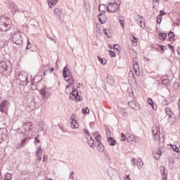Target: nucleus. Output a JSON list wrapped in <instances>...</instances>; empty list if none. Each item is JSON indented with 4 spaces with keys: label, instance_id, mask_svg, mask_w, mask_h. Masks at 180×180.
I'll return each instance as SVG.
<instances>
[{
    "label": "nucleus",
    "instance_id": "nucleus-16",
    "mask_svg": "<svg viewBox=\"0 0 180 180\" xmlns=\"http://www.w3.org/2000/svg\"><path fill=\"white\" fill-rule=\"evenodd\" d=\"M70 119L72 121H70V124L72 129H78V124L77 123V120H75V117L74 115H71Z\"/></svg>",
    "mask_w": 180,
    "mask_h": 180
},
{
    "label": "nucleus",
    "instance_id": "nucleus-1",
    "mask_svg": "<svg viewBox=\"0 0 180 180\" xmlns=\"http://www.w3.org/2000/svg\"><path fill=\"white\" fill-rule=\"evenodd\" d=\"M14 79L18 85H27V84L31 82V85H36L37 88L40 87V84L43 80L41 76H35L33 79H32V76H30L29 77V75L26 72L16 73Z\"/></svg>",
    "mask_w": 180,
    "mask_h": 180
},
{
    "label": "nucleus",
    "instance_id": "nucleus-34",
    "mask_svg": "<svg viewBox=\"0 0 180 180\" xmlns=\"http://www.w3.org/2000/svg\"><path fill=\"white\" fill-rule=\"evenodd\" d=\"M27 140H29L28 137L22 139L19 145V147H23L25 146V143H26V141H27Z\"/></svg>",
    "mask_w": 180,
    "mask_h": 180
},
{
    "label": "nucleus",
    "instance_id": "nucleus-15",
    "mask_svg": "<svg viewBox=\"0 0 180 180\" xmlns=\"http://www.w3.org/2000/svg\"><path fill=\"white\" fill-rule=\"evenodd\" d=\"M165 110V113L168 115L169 119H175V114H174L170 108L166 107Z\"/></svg>",
    "mask_w": 180,
    "mask_h": 180
},
{
    "label": "nucleus",
    "instance_id": "nucleus-17",
    "mask_svg": "<svg viewBox=\"0 0 180 180\" xmlns=\"http://www.w3.org/2000/svg\"><path fill=\"white\" fill-rule=\"evenodd\" d=\"M41 95H42L43 96V99H48L49 98V93H47V91H46V86H44V89H41L39 91Z\"/></svg>",
    "mask_w": 180,
    "mask_h": 180
},
{
    "label": "nucleus",
    "instance_id": "nucleus-48",
    "mask_svg": "<svg viewBox=\"0 0 180 180\" xmlns=\"http://www.w3.org/2000/svg\"><path fill=\"white\" fill-rule=\"evenodd\" d=\"M96 141L99 144L101 143V134H98L97 136H96Z\"/></svg>",
    "mask_w": 180,
    "mask_h": 180
},
{
    "label": "nucleus",
    "instance_id": "nucleus-47",
    "mask_svg": "<svg viewBox=\"0 0 180 180\" xmlns=\"http://www.w3.org/2000/svg\"><path fill=\"white\" fill-rule=\"evenodd\" d=\"M148 103L150 106L154 105V102L153 101V99L151 98H148Z\"/></svg>",
    "mask_w": 180,
    "mask_h": 180
},
{
    "label": "nucleus",
    "instance_id": "nucleus-14",
    "mask_svg": "<svg viewBox=\"0 0 180 180\" xmlns=\"http://www.w3.org/2000/svg\"><path fill=\"white\" fill-rule=\"evenodd\" d=\"M106 81L108 84L110 85V86H115V84H116V82H115V77L110 75L107 76Z\"/></svg>",
    "mask_w": 180,
    "mask_h": 180
},
{
    "label": "nucleus",
    "instance_id": "nucleus-54",
    "mask_svg": "<svg viewBox=\"0 0 180 180\" xmlns=\"http://www.w3.org/2000/svg\"><path fill=\"white\" fill-rule=\"evenodd\" d=\"M129 78H134V74L133 73V71H129Z\"/></svg>",
    "mask_w": 180,
    "mask_h": 180
},
{
    "label": "nucleus",
    "instance_id": "nucleus-42",
    "mask_svg": "<svg viewBox=\"0 0 180 180\" xmlns=\"http://www.w3.org/2000/svg\"><path fill=\"white\" fill-rule=\"evenodd\" d=\"M4 158H5V153L2 151L0 152V162L4 161Z\"/></svg>",
    "mask_w": 180,
    "mask_h": 180
},
{
    "label": "nucleus",
    "instance_id": "nucleus-27",
    "mask_svg": "<svg viewBox=\"0 0 180 180\" xmlns=\"http://www.w3.org/2000/svg\"><path fill=\"white\" fill-rule=\"evenodd\" d=\"M134 139H135V136L134 135H131V134H127V141L130 143L131 141H134Z\"/></svg>",
    "mask_w": 180,
    "mask_h": 180
},
{
    "label": "nucleus",
    "instance_id": "nucleus-8",
    "mask_svg": "<svg viewBox=\"0 0 180 180\" xmlns=\"http://www.w3.org/2000/svg\"><path fill=\"white\" fill-rule=\"evenodd\" d=\"M106 9L108 12H111L112 13H115V12H117L119 11V6H117L115 3H109Z\"/></svg>",
    "mask_w": 180,
    "mask_h": 180
},
{
    "label": "nucleus",
    "instance_id": "nucleus-49",
    "mask_svg": "<svg viewBox=\"0 0 180 180\" xmlns=\"http://www.w3.org/2000/svg\"><path fill=\"white\" fill-rule=\"evenodd\" d=\"M120 23L122 27V29H124V19H120Z\"/></svg>",
    "mask_w": 180,
    "mask_h": 180
},
{
    "label": "nucleus",
    "instance_id": "nucleus-62",
    "mask_svg": "<svg viewBox=\"0 0 180 180\" xmlns=\"http://www.w3.org/2000/svg\"><path fill=\"white\" fill-rule=\"evenodd\" d=\"M119 45H117V44H115V45H114V49H115V50H117V51H119Z\"/></svg>",
    "mask_w": 180,
    "mask_h": 180
},
{
    "label": "nucleus",
    "instance_id": "nucleus-31",
    "mask_svg": "<svg viewBox=\"0 0 180 180\" xmlns=\"http://www.w3.org/2000/svg\"><path fill=\"white\" fill-rule=\"evenodd\" d=\"M40 154H41H41H43V150H41V147L38 146V147L37 148V151H36L35 155H36V156L40 155Z\"/></svg>",
    "mask_w": 180,
    "mask_h": 180
},
{
    "label": "nucleus",
    "instance_id": "nucleus-24",
    "mask_svg": "<svg viewBox=\"0 0 180 180\" xmlns=\"http://www.w3.org/2000/svg\"><path fill=\"white\" fill-rule=\"evenodd\" d=\"M174 165H175V160L174 158H169V168L172 169Z\"/></svg>",
    "mask_w": 180,
    "mask_h": 180
},
{
    "label": "nucleus",
    "instance_id": "nucleus-21",
    "mask_svg": "<svg viewBox=\"0 0 180 180\" xmlns=\"http://www.w3.org/2000/svg\"><path fill=\"white\" fill-rule=\"evenodd\" d=\"M48 1V5L51 9H53V6H55V5H57V2H58V0H47Z\"/></svg>",
    "mask_w": 180,
    "mask_h": 180
},
{
    "label": "nucleus",
    "instance_id": "nucleus-46",
    "mask_svg": "<svg viewBox=\"0 0 180 180\" xmlns=\"http://www.w3.org/2000/svg\"><path fill=\"white\" fill-rule=\"evenodd\" d=\"M173 88L176 90L178 89V88H179V83L174 82L173 84Z\"/></svg>",
    "mask_w": 180,
    "mask_h": 180
},
{
    "label": "nucleus",
    "instance_id": "nucleus-10",
    "mask_svg": "<svg viewBox=\"0 0 180 180\" xmlns=\"http://www.w3.org/2000/svg\"><path fill=\"white\" fill-rule=\"evenodd\" d=\"M164 148H159L158 150L153 153V155L155 160L158 161L160 158H161V156L162 155V153H164Z\"/></svg>",
    "mask_w": 180,
    "mask_h": 180
},
{
    "label": "nucleus",
    "instance_id": "nucleus-22",
    "mask_svg": "<svg viewBox=\"0 0 180 180\" xmlns=\"http://www.w3.org/2000/svg\"><path fill=\"white\" fill-rule=\"evenodd\" d=\"M54 13L57 16L58 19H61V15L63 13V11H61V10H60L59 8H55Z\"/></svg>",
    "mask_w": 180,
    "mask_h": 180
},
{
    "label": "nucleus",
    "instance_id": "nucleus-40",
    "mask_svg": "<svg viewBox=\"0 0 180 180\" xmlns=\"http://www.w3.org/2000/svg\"><path fill=\"white\" fill-rule=\"evenodd\" d=\"M161 169H163V171L161 172V174H162V180H167V178H166L167 176L165 175V172L164 171L165 167H161Z\"/></svg>",
    "mask_w": 180,
    "mask_h": 180
},
{
    "label": "nucleus",
    "instance_id": "nucleus-2",
    "mask_svg": "<svg viewBox=\"0 0 180 180\" xmlns=\"http://www.w3.org/2000/svg\"><path fill=\"white\" fill-rule=\"evenodd\" d=\"M12 27V20L11 18L5 16H0V31L1 32H8L11 30Z\"/></svg>",
    "mask_w": 180,
    "mask_h": 180
},
{
    "label": "nucleus",
    "instance_id": "nucleus-35",
    "mask_svg": "<svg viewBox=\"0 0 180 180\" xmlns=\"http://www.w3.org/2000/svg\"><path fill=\"white\" fill-rule=\"evenodd\" d=\"M38 133L39 132H41V131H43V130H44V124H39V125H38Z\"/></svg>",
    "mask_w": 180,
    "mask_h": 180
},
{
    "label": "nucleus",
    "instance_id": "nucleus-50",
    "mask_svg": "<svg viewBox=\"0 0 180 180\" xmlns=\"http://www.w3.org/2000/svg\"><path fill=\"white\" fill-rule=\"evenodd\" d=\"M103 31L104 34H105L108 39H110L111 36H110V34H108V33L106 32V28H104V29L103 30Z\"/></svg>",
    "mask_w": 180,
    "mask_h": 180
},
{
    "label": "nucleus",
    "instance_id": "nucleus-4",
    "mask_svg": "<svg viewBox=\"0 0 180 180\" xmlns=\"http://www.w3.org/2000/svg\"><path fill=\"white\" fill-rule=\"evenodd\" d=\"M152 133L153 134V140H159L160 143H164V135L160 136V127L155 125L152 128Z\"/></svg>",
    "mask_w": 180,
    "mask_h": 180
},
{
    "label": "nucleus",
    "instance_id": "nucleus-32",
    "mask_svg": "<svg viewBox=\"0 0 180 180\" xmlns=\"http://www.w3.org/2000/svg\"><path fill=\"white\" fill-rule=\"evenodd\" d=\"M136 165L137 167H140V168H143L144 163L143 162V160L141 159H138Z\"/></svg>",
    "mask_w": 180,
    "mask_h": 180
},
{
    "label": "nucleus",
    "instance_id": "nucleus-28",
    "mask_svg": "<svg viewBox=\"0 0 180 180\" xmlns=\"http://www.w3.org/2000/svg\"><path fill=\"white\" fill-rule=\"evenodd\" d=\"M133 63H134V71H135L136 74H137V70H140V68L139 67V60L134 62Z\"/></svg>",
    "mask_w": 180,
    "mask_h": 180
},
{
    "label": "nucleus",
    "instance_id": "nucleus-18",
    "mask_svg": "<svg viewBox=\"0 0 180 180\" xmlns=\"http://www.w3.org/2000/svg\"><path fill=\"white\" fill-rule=\"evenodd\" d=\"M63 78H68L70 77V70H68V68L66 66L64 67L63 71Z\"/></svg>",
    "mask_w": 180,
    "mask_h": 180
},
{
    "label": "nucleus",
    "instance_id": "nucleus-20",
    "mask_svg": "<svg viewBox=\"0 0 180 180\" xmlns=\"http://www.w3.org/2000/svg\"><path fill=\"white\" fill-rule=\"evenodd\" d=\"M86 140L89 146L94 148V147H95V144H94V139H92V136H91V135H89V137H86Z\"/></svg>",
    "mask_w": 180,
    "mask_h": 180
},
{
    "label": "nucleus",
    "instance_id": "nucleus-30",
    "mask_svg": "<svg viewBox=\"0 0 180 180\" xmlns=\"http://www.w3.org/2000/svg\"><path fill=\"white\" fill-rule=\"evenodd\" d=\"M174 37H175V34H174V32L170 31L168 33V39H169V41H171L172 40V39H174Z\"/></svg>",
    "mask_w": 180,
    "mask_h": 180
},
{
    "label": "nucleus",
    "instance_id": "nucleus-51",
    "mask_svg": "<svg viewBox=\"0 0 180 180\" xmlns=\"http://www.w3.org/2000/svg\"><path fill=\"white\" fill-rule=\"evenodd\" d=\"M83 98L82 96H80L79 94L78 93V96L76 98L75 101H77V102H81V101H82Z\"/></svg>",
    "mask_w": 180,
    "mask_h": 180
},
{
    "label": "nucleus",
    "instance_id": "nucleus-59",
    "mask_svg": "<svg viewBox=\"0 0 180 180\" xmlns=\"http://www.w3.org/2000/svg\"><path fill=\"white\" fill-rule=\"evenodd\" d=\"M160 47L161 51H164L165 49H167V46L164 45H160Z\"/></svg>",
    "mask_w": 180,
    "mask_h": 180
},
{
    "label": "nucleus",
    "instance_id": "nucleus-37",
    "mask_svg": "<svg viewBox=\"0 0 180 180\" xmlns=\"http://www.w3.org/2000/svg\"><path fill=\"white\" fill-rule=\"evenodd\" d=\"M131 40H132V43H139V39L137 37H136V36L131 34Z\"/></svg>",
    "mask_w": 180,
    "mask_h": 180
},
{
    "label": "nucleus",
    "instance_id": "nucleus-33",
    "mask_svg": "<svg viewBox=\"0 0 180 180\" xmlns=\"http://www.w3.org/2000/svg\"><path fill=\"white\" fill-rule=\"evenodd\" d=\"M98 60L100 61L101 64H103V65H105L106 64V59L101 58V56H97Z\"/></svg>",
    "mask_w": 180,
    "mask_h": 180
},
{
    "label": "nucleus",
    "instance_id": "nucleus-43",
    "mask_svg": "<svg viewBox=\"0 0 180 180\" xmlns=\"http://www.w3.org/2000/svg\"><path fill=\"white\" fill-rule=\"evenodd\" d=\"M82 112L83 113V115H86V113H89V108H83L82 110Z\"/></svg>",
    "mask_w": 180,
    "mask_h": 180
},
{
    "label": "nucleus",
    "instance_id": "nucleus-13",
    "mask_svg": "<svg viewBox=\"0 0 180 180\" xmlns=\"http://www.w3.org/2000/svg\"><path fill=\"white\" fill-rule=\"evenodd\" d=\"M99 12L101 13L98 15V18H99V20H100V23H101V25H103L104 23H106V15H103V13L102 12H101L102 10L101 9V6H99Z\"/></svg>",
    "mask_w": 180,
    "mask_h": 180
},
{
    "label": "nucleus",
    "instance_id": "nucleus-57",
    "mask_svg": "<svg viewBox=\"0 0 180 180\" xmlns=\"http://www.w3.org/2000/svg\"><path fill=\"white\" fill-rule=\"evenodd\" d=\"M49 160L48 156H46V155H44L43 158V162H47V160Z\"/></svg>",
    "mask_w": 180,
    "mask_h": 180
},
{
    "label": "nucleus",
    "instance_id": "nucleus-36",
    "mask_svg": "<svg viewBox=\"0 0 180 180\" xmlns=\"http://www.w3.org/2000/svg\"><path fill=\"white\" fill-rule=\"evenodd\" d=\"M4 180H12V174L6 173Z\"/></svg>",
    "mask_w": 180,
    "mask_h": 180
},
{
    "label": "nucleus",
    "instance_id": "nucleus-61",
    "mask_svg": "<svg viewBox=\"0 0 180 180\" xmlns=\"http://www.w3.org/2000/svg\"><path fill=\"white\" fill-rule=\"evenodd\" d=\"M131 165L134 167V165H136V159L134 158V159L131 161Z\"/></svg>",
    "mask_w": 180,
    "mask_h": 180
},
{
    "label": "nucleus",
    "instance_id": "nucleus-11",
    "mask_svg": "<svg viewBox=\"0 0 180 180\" xmlns=\"http://www.w3.org/2000/svg\"><path fill=\"white\" fill-rule=\"evenodd\" d=\"M7 6L10 11H13L14 12H21L18 9V6L12 1L8 2V5Z\"/></svg>",
    "mask_w": 180,
    "mask_h": 180
},
{
    "label": "nucleus",
    "instance_id": "nucleus-38",
    "mask_svg": "<svg viewBox=\"0 0 180 180\" xmlns=\"http://www.w3.org/2000/svg\"><path fill=\"white\" fill-rule=\"evenodd\" d=\"M161 22H162V16L158 15L157 17V23H158V25H161Z\"/></svg>",
    "mask_w": 180,
    "mask_h": 180
},
{
    "label": "nucleus",
    "instance_id": "nucleus-58",
    "mask_svg": "<svg viewBox=\"0 0 180 180\" xmlns=\"http://www.w3.org/2000/svg\"><path fill=\"white\" fill-rule=\"evenodd\" d=\"M37 162H40V161H41V155H37Z\"/></svg>",
    "mask_w": 180,
    "mask_h": 180
},
{
    "label": "nucleus",
    "instance_id": "nucleus-7",
    "mask_svg": "<svg viewBox=\"0 0 180 180\" xmlns=\"http://www.w3.org/2000/svg\"><path fill=\"white\" fill-rule=\"evenodd\" d=\"M22 128L25 130V132H21V134L23 136H29L30 131H32V122H25L22 125Z\"/></svg>",
    "mask_w": 180,
    "mask_h": 180
},
{
    "label": "nucleus",
    "instance_id": "nucleus-60",
    "mask_svg": "<svg viewBox=\"0 0 180 180\" xmlns=\"http://www.w3.org/2000/svg\"><path fill=\"white\" fill-rule=\"evenodd\" d=\"M162 105H163V106H167V105H168V101H162Z\"/></svg>",
    "mask_w": 180,
    "mask_h": 180
},
{
    "label": "nucleus",
    "instance_id": "nucleus-52",
    "mask_svg": "<svg viewBox=\"0 0 180 180\" xmlns=\"http://www.w3.org/2000/svg\"><path fill=\"white\" fill-rule=\"evenodd\" d=\"M115 3L118 6H120V5H122V0H114Z\"/></svg>",
    "mask_w": 180,
    "mask_h": 180
},
{
    "label": "nucleus",
    "instance_id": "nucleus-25",
    "mask_svg": "<svg viewBox=\"0 0 180 180\" xmlns=\"http://www.w3.org/2000/svg\"><path fill=\"white\" fill-rule=\"evenodd\" d=\"M108 143L110 146H115L116 141L112 137H108Z\"/></svg>",
    "mask_w": 180,
    "mask_h": 180
},
{
    "label": "nucleus",
    "instance_id": "nucleus-56",
    "mask_svg": "<svg viewBox=\"0 0 180 180\" xmlns=\"http://www.w3.org/2000/svg\"><path fill=\"white\" fill-rule=\"evenodd\" d=\"M164 15H167V13H166L165 11L161 10V11H160L159 15H160V16H164Z\"/></svg>",
    "mask_w": 180,
    "mask_h": 180
},
{
    "label": "nucleus",
    "instance_id": "nucleus-44",
    "mask_svg": "<svg viewBox=\"0 0 180 180\" xmlns=\"http://www.w3.org/2000/svg\"><path fill=\"white\" fill-rule=\"evenodd\" d=\"M121 137H122L121 141H124L125 140L127 139V136L124 135V133L121 134Z\"/></svg>",
    "mask_w": 180,
    "mask_h": 180
},
{
    "label": "nucleus",
    "instance_id": "nucleus-19",
    "mask_svg": "<svg viewBox=\"0 0 180 180\" xmlns=\"http://www.w3.org/2000/svg\"><path fill=\"white\" fill-rule=\"evenodd\" d=\"M77 96H78V90L73 89L72 91L70 93V98L74 101L76 99Z\"/></svg>",
    "mask_w": 180,
    "mask_h": 180
},
{
    "label": "nucleus",
    "instance_id": "nucleus-45",
    "mask_svg": "<svg viewBox=\"0 0 180 180\" xmlns=\"http://www.w3.org/2000/svg\"><path fill=\"white\" fill-rule=\"evenodd\" d=\"M109 56L111 57H116V53L113 51H108Z\"/></svg>",
    "mask_w": 180,
    "mask_h": 180
},
{
    "label": "nucleus",
    "instance_id": "nucleus-53",
    "mask_svg": "<svg viewBox=\"0 0 180 180\" xmlns=\"http://www.w3.org/2000/svg\"><path fill=\"white\" fill-rule=\"evenodd\" d=\"M39 143H40V140L39 139H37V137H35L34 143L35 144V146H37V144H39Z\"/></svg>",
    "mask_w": 180,
    "mask_h": 180
},
{
    "label": "nucleus",
    "instance_id": "nucleus-6",
    "mask_svg": "<svg viewBox=\"0 0 180 180\" xmlns=\"http://www.w3.org/2000/svg\"><path fill=\"white\" fill-rule=\"evenodd\" d=\"M11 106V103L8 100H4L0 103V112L1 113H8V110Z\"/></svg>",
    "mask_w": 180,
    "mask_h": 180
},
{
    "label": "nucleus",
    "instance_id": "nucleus-63",
    "mask_svg": "<svg viewBox=\"0 0 180 180\" xmlns=\"http://www.w3.org/2000/svg\"><path fill=\"white\" fill-rule=\"evenodd\" d=\"M132 60H133V63H136V61H139V59H138V58L136 56H134Z\"/></svg>",
    "mask_w": 180,
    "mask_h": 180
},
{
    "label": "nucleus",
    "instance_id": "nucleus-41",
    "mask_svg": "<svg viewBox=\"0 0 180 180\" xmlns=\"http://www.w3.org/2000/svg\"><path fill=\"white\" fill-rule=\"evenodd\" d=\"M159 36H160V37H162V40H165V39H167V34L166 33L160 32L159 34Z\"/></svg>",
    "mask_w": 180,
    "mask_h": 180
},
{
    "label": "nucleus",
    "instance_id": "nucleus-12",
    "mask_svg": "<svg viewBox=\"0 0 180 180\" xmlns=\"http://www.w3.org/2000/svg\"><path fill=\"white\" fill-rule=\"evenodd\" d=\"M128 106L134 110H139L140 105L136 102V101H131L128 103Z\"/></svg>",
    "mask_w": 180,
    "mask_h": 180
},
{
    "label": "nucleus",
    "instance_id": "nucleus-9",
    "mask_svg": "<svg viewBox=\"0 0 180 180\" xmlns=\"http://www.w3.org/2000/svg\"><path fill=\"white\" fill-rule=\"evenodd\" d=\"M137 16L139 18L135 19V22L137 23V25H140L141 29H144V27H146V19H144V17L140 14H138Z\"/></svg>",
    "mask_w": 180,
    "mask_h": 180
},
{
    "label": "nucleus",
    "instance_id": "nucleus-3",
    "mask_svg": "<svg viewBox=\"0 0 180 180\" xmlns=\"http://www.w3.org/2000/svg\"><path fill=\"white\" fill-rule=\"evenodd\" d=\"M23 36H25L23 33L15 32L12 37V41L17 46H22L23 44Z\"/></svg>",
    "mask_w": 180,
    "mask_h": 180
},
{
    "label": "nucleus",
    "instance_id": "nucleus-5",
    "mask_svg": "<svg viewBox=\"0 0 180 180\" xmlns=\"http://www.w3.org/2000/svg\"><path fill=\"white\" fill-rule=\"evenodd\" d=\"M11 63L8 61H1L0 63V71H1V72H6V74H8V72H11Z\"/></svg>",
    "mask_w": 180,
    "mask_h": 180
},
{
    "label": "nucleus",
    "instance_id": "nucleus-23",
    "mask_svg": "<svg viewBox=\"0 0 180 180\" xmlns=\"http://www.w3.org/2000/svg\"><path fill=\"white\" fill-rule=\"evenodd\" d=\"M97 150L101 153H103V151H105V146L102 143H99L97 144Z\"/></svg>",
    "mask_w": 180,
    "mask_h": 180
},
{
    "label": "nucleus",
    "instance_id": "nucleus-39",
    "mask_svg": "<svg viewBox=\"0 0 180 180\" xmlns=\"http://www.w3.org/2000/svg\"><path fill=\"white\" fill-rule=\"evenodd\" d=\"M172 148L173 151H175L176 153H179V148L175 145H172Z\"/></svg>",
    "mask_w": 180,
    "mask_h": 180
},
{
    "label": "nucleus",
    "instance_id": "nucleus-29",
    "mask_svg": "<svg viewBox=\"0 0 180 180\" xmlns=\"http://www.w3.org/2000/svg\"><path fill=\"white\" fill-rule=\"evenodd\" d=\"M74 77H71L70 78L66 79V82H68L69 86H72L74 84Z\"/></svg>",
    "mask_w": 180,
    "mask_h": 180
},
{
    "label": "nucleus",
    "instance_id": "nucleus-55",
    "mask_svg": "<svg viewBox=\"0 0 180 180\" xmlns=\"http://www.w3.org/2000/svg\"><path fill=\"white\" fill-rule=\"evenodd\" d=\"M84 131L85 133V134H86V137H89V136H91V134H89V131H88V129H84Z\"/></svg>",
    "mask_w": 180,
    "mask_h": 180
},
{
    "label": "nucleus",
    "instance_id": "nucleus-64",
    "mask_svg": "<svg viewBox=\"0 0 180 180\" xmlns=\"http://www.w3.org/2000/svg\"><path fill=\"white\" fill-rule=\"evenodd\" d=\"M70 178L71 179H74V172H72L70 173Z\"/></svg>",
    "mask_w": 180,
    "mask_h": 180
},
{
    "label": "nucleus",
    "instance_id": "nucleus-26",
    "mask_svg": "<svg viewBox=\"0 0 180 180\" xmlns=\"http://www.w3.org/2000/svg\"><path fill=\"white\" fill-rule=\"evenodd\" d=\"M162 85H165L166 86H169L171 85V80L169 79H165L162 80Z\"/></svg>",
    "mask_w": 180,
    "mask_h": 180
}]
</instances>
